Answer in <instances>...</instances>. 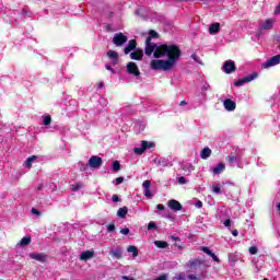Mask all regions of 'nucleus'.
<instances>
[{
    "label": "nucleus",
    "mask_w": 280,
    "mask_h": 280,
    "mask_svg": "<svg viewBox=\"0 0 280 280\" xmlns=\"http://www.w3.org/2000/svg\"><path fill=\"white\" fill-rule=\"evenodd\" d=\"M135 49H137V40L130 39L128 45L124 48V54L128 56V54H130V51H135Z\"/></svg>",
    "instance_id": "obj_12"
},
{
    "label": "nucleus",
    "mask_w": 280,
    "mask_h": 280,
    "mask_svg": "<svg viewBox=\"0 0 280 280\" xmlns=\"http://www.w3.org/2000/svg\"><path fill=\"white\" fill-rule=\"evenodd\" d=\"M112 200L113 202H119V196L113 195Z\"/></svg>",
    "instance_id": "obj_48"
},
{
    "label": "nucleus",
    "mask_w": 280,
    "mask_h": 280,
    "mask_svg": "<svg viewBox=\"0 0 280 280\" xmlns=\"http://www.w3.org/2000/svg\"><path fill=\"white\" fill-rule=\"evenodd\" d=\"M107 58L114 63L117 65L119 62V54L115 50H108L107 51Z\"/></svg>",
    "instance_id": "obj_14"
},
{
    "label": "nucleus",
    "mask_w": 280,
    "mask_h": 280,
    "mask_svg": "<svg viewBox=\"0 0 280 280\" xmlns=\"http://www.w3.org/2000/svg\"><path fill=\"white\" fill-rule=\"evenodd\" d=\"M79 167H80L81 172H84L86 170V167H89V166L84 165L83 163H79Z\"/></svg>",
    "instance_id": "obj_45"
},
{
    "label": "nucleus",
    "mask_w": 280,
    "mask_h": 280,
    "mask_svg": "<svg viewBox=\"0 0 280 280\" xmlns=\"http://www.w3.org/2000/svg\"><path fill=\"white\" fill-rule=\"evenodd\" d=\"M277 65H280V55L269 58L265 63H262V69H270V67H277Z\"/></svg>",
    "instance_id": "obj_5"
},
{
    "label": "nucleus",
    "mask_w": 280,
    "mask_h": 280,
    "mask_svg": "<svg viewBox=\"0 0 280 280\" xmlns=\"http://www.w3.org/2000/svg\"><path fill=\"white\" fill-rule=\"evenodd\" d=\"M228 163H230V165H235V163H237V158L234 155H229Z\"/></svg>",
    "instance_id": "obj_31"
},
{
    "label": "nucleus",
    "mask_w": 280,
    "mask_h": 280,
    "mask_svg": "<svg viewBox=\"0 0 280 280\" xmlns=\"http://www.w3.org/2000/svg\"><path fill=\"white\" fill-rule=\"evenodd\" d=\"M30 258L35 259V261H40V264H45V261H47V255L43 253H31Z\"/></svg>",
    "instance_id": "obj_9"
},
{
    "label": "nucleus",
    "mask_w": 280,
    "mask_h": 280,
    "mask_svg": "<svg viewBox=\"0 0 280 280\" xmlns=\"http://www.w3.org/2000/svg\"><path fill=\"white\" fill-rule=\"evenodd\" d=\"M178 183H179V185H187V178L182 176V177L178 178Z\"/></svg>",
    "instance_id": "obj_41"
},
{
    "label": "nucleus",
    "mask_w": 280,
    "mask_h": 280,
    "mask_svg": "<svg viewBox=\"0 0 280 280\" xmlns=\"http://www.w3.org/2000/svg\"><path fill=\"white\" fill-rule=\"evenodd\" d=\"M175 280H187V275H185V272L176 273Z\"/></svg>",
    "instance_id": "obj_32"
},
{
    "label": "nucleus",
    "mask_w": 280,
    "mask_h": 280,
    "mask_svg": "<svg viewBox=\"0 0 280 280\" xmlns=\"http://www.w3.org/2000/svg\"><path fill=\"white\" fill-rule=\"evenodd\" d=\"M159 36V33L155 31H150L149 36L147 38H150V43H152V38H156Z\"/></svg>",
    "instance_id": "obj_33"
},
{
    "label": "nucleus",
    "mask_w": 280,
    "mask_h": 280,
    "mask_svg": "<svg viewBox=\"0 0 280 280\" xmlns=\"http://www.w3.org/2000/svg\"><path fill=\"white\" fill-rule=\"evenodd\" d=\"M278 211H280V203L277 205Z\"/></svg>",
    "instance_id": "obj_62"
},
{
    "label": "nucleus",
    "mask_w": 280,
    "mask_h": 280,
    "mask_svg": "<svg viewBox=\"0 0 280 280\" xmlns=\"http://www.w3.org/2000/svg\"><path fill=\"white\" fill-rule=\"evenodd\" d=\"M152 142L142 141L141 148H135L133 152L135 154L141 155L143 154L144 150H148V148H152Z\"/></svg>",
    "instance_id": "obj_8"
},
{
    "label": "nucleus",
    "mask_w": 280,
    "mask_h": 280,
    "mask_svg": "<svg viewBox=\"0 0 280 280\" xmlns=\"http://www.w3.org/2000/svg\"><path fill=\"white\" fill-rule=\"evenodd\" d=\"M31 213H33V215H40V211L35 208H32Z\"/></svg>",
    "instance_id": "obj_44"
},
{
    "label": "nucleus",
    "mask_w": 280,
    "mask_h": 280,
    "mask_svg": "<svg viewBox=\"0 0 280 280\" xmlns=\"http://www.w3.org/2000/svg\"><path fill=\"white\" fill-rule=\"evenodd\" d=\"M210 257L213 259V261L220 262V258H218L217 255L212 254Z\"/></svg>",
    "instance_id": "obj_50"
},
{
    "label": "nucleus",
    "mask_w": 280,
    "mask_h": 280,
    "mask_svg": "<svg viewBox=\"0 0 280 280\" xmlns=\"http://www.w3.org/2000/svg\"><path fill=\"white\" fill-rule=\"evenodd\" d=\"M159 165H162V167H167V161L163 160V159H160L158 161Z\"/></svg>",
    "instance_id": "obj_40"
},
{
    "label": "nucleus",
    "mask_w": 280,
    "mask_h": 280,
    "mask_svg": "<svg viewBox=\"0 0 280 280\" xmlns=\"http://www.w3.org/2000/svg\"><path fill=\"white\" fill-rule=\"evenodd\" d=\"M272 25H275V19H268L261 25V30H272Z\"/></svg>",
    "instance_id": "obj_21"
},
{
    "label": "nucleus",
    "mask_w": 280,
    "mask_h": 280,
    "mask_svg": "<svg viewBox=\"0 0 280 280\" xmlns=\"http://www.w3.org/2000/svg\"><path fill=\"white\" fill-rule=\"evenodd\" d=\"M156 209H158L159 211H164V210H165V206L159 203V205L156 206Z\"/></svg>",
    "instance_id": "obj_49"
},
{
    "label": "nucleus",
    "mask_w": 280,
    "mask_h": 280,
    "mask_svg": "<svg viewBox=\"0 0 280 280\" xmlns=\"http://www.w3.org/2000/svg\"><path fill=\"white\" fill-rule=\"evenodd\" d=\"M144 54L154 58L166 59H153L150 63V68L153 71H172L176 67V62L180 60V48L176 45H160L150 42V37L145 40Z\"/></svg>",
    "instance_id": "obj_1"
},
{
    "label": "nucleus",
    "mask_w": 280,
    "mask_h": 280,
    "mask_svg": "<svg viewBox=\"0 0 280 280\" xmlns=\"http://www.w3.org/2000/svg\"><path fill=\"white\" fill-rule=\"evenodd\" d=\"M95 256L94 252L91 250H85L80 255V260L81 261H89V259H93V257Z\"/></svg>",
    "instance_id": "obj_15"
},
{
    "label": "nucleus",
    "mask_w": 280,
    "mask_h": 280,
    "mask_svg": "<svg viewBox=\"0 0 280 280\" xmlns=\"http://www.w3.org/2000/svg\"><path fill=\"white\" fill-rule=\"evenodd\" d=\"M202 252L206 253V255H209V257H211V255H213V252H211V249H209V247H202Z\"/></svg>",
    "instance_id": "obj_38"
},
{
    "label": "nucleus",
    "mask_w": 280,
    "mask_h": 280,
    "mask_svg": "<svg viewBox=\"0 0 280 280\" xmlns=\"http://www.w3.org/2000/svg\"><path fill=\"white\" fill-rule=\"evenodd\" d=\"M195 207H197V209H202V201L198 200V201L195 203Z\"/></svg>",
    "instance_id": "obj_46"
},
{
    "label": "nucleus",
    "mask_w": 280,
    "mask_h": 280,
    "mask_svg": "<svg viewBox=\"0 0 280 280\" xmlns=\"http://www.w3.org/2000/svg\"><path fill=\"white\" fill-rule=\"evenodd\" d=\"M38 159V156L36 155H32L30 156L26 161H25V167H27L30 170V167H32V164L34 163V161H36Z\"/></svg>",
    "instance_id": "obj_26"
},
{
    "label": "nucleus",
    "mask_w": 280,
    "mask_h": 280,
    "mask_svg": "<svg viewBox=\"0 0 280 280\" xmlns=\"http://www.w3.org/2000/svg\"><path fill=\"white\" fill-rule=\"evenodd\" d=\"M223 106H224L225 110H228V113H233V110H235V108H237V104L231 98L224 100Z\"/></svg>",
    "instance_id": "obj_7"
},
{
    "label": "nucleus",
    "mask_w": 280,
    "mask_h": 280,
    "mask_svg": "<svg viewBox=\"0 0 280 280\" xmlns=\"http://www.w3.org/2000/svg\"><path fill=\"white\" fill-rule=\"evenodd\" d=\"M179 106H187V102H186V101H182V102L179 103Z\"/></svg>",
    "instance_id": "obj_59"
},
{
    "label": "nucleus",
    "mask_w": 280,
    "mask_h": 280,
    "mask_svg": "<svg viewBox=\"0 0 280 280\" xmlns=\"http://www.w3.org/2000/svg\"><path fill=\"white\" fill-rule=\"evenodd\" d=\"M167 205L172 209V211L177 212L183 210V205H180L178 200H175V199L168 200Z\"/></svg>",
    "instance_id": "obj_11"
},
{
    "label": "nucleus",
    "mask_w": 280,
    "mask_h": 280,
    "mask_svg": "<svg viewBox=\"0 0 280 280\" xmlns=\"http://www.w3.org/2000/svg\"><path fill=\"white\" fill-rule=\"evenodd\" d=\"M224 170H226V165H224V163H219L217 166L212 168V172L213 174L218 175V174H222Z\"/></svg>",
    "instance_id": "obj_19"
},
{
    "label": "nucleus",
    "mask_w": 280,
    "mask_h": 280,
    "mask_svg": "<svg viewBox=\"0 0 280 280\" xmlns=\"http://www.w3.org/2000/svg\"><path fill=\"white\" fill-rule=\"evenodd\" d=\"M154 246H156V248H167V242H165V241H154Z\"/></svg>",
    "instance_id": "obj_29"
},
{
    "label": "nucleus",
    "mask_w": 280,
    "mask_h": 280,
    "mask_svg": "<svg viewBox=\"0 0 280 280\" xmlns=\"http://www.w3.org/2000/svg\"><path fill=\"white\" fill-rule=\"evenodd\" d=\"M113 43L116 47H121L125 43H128V36L124 33H116L113 37Z\"/></svg>",
    "instance_id": "obj_3"
},
{
    "label": "nucleus",
    "mask_w": 280,
    "mask_h": 280,
    "mask_svg": "<svg viewBox=\"0 0 280 280\" xmlns=\"http://www.w3.org/2000/svg\"><path fill=\"white\" fill-rule=\"evenodd\" d=\"M40 189H43V184H40V185L37 187V191H40Z\"/></svg>",
    "instance_id": "obj_61"
},
{
    "label": "nucleus",
    "mask_w": 280,
    "mask_h": 280,
    "mask_svg": "<svg viewBox=\"0 0 280 280\" xmlns=\"http://www.w3.org/2000/svg\"><path fill=\"white\" fill-rule=\"evenodd\" d=\"M187 279H189V280H205L206 276H205V273L197 275V276L196 275H188Z\"/></svg>",
    "instance_id": "obj_27"
},
{
    "label": "nucleus",
    "mask_w": 280,
    "mask_h": 280,
    "mask_svg": "<svg viewBox=\"0 0 280 280\" xmlns=\"http://www.w3.org/2000/svg\"><path fill=\"white\" fill-rule=\"evenodd\" d=\"M273 13H275V14H280V3L278 4V7L276 8V10H275Z\"/></svg>",
    "instance_id": "obj_54"
},
{
    "label": "nucleus",
    "mask_w": 280,
    "mask_h": 280,
    "mask_svg": "<svg viewBox=\"0 0 280 280\" xmlns=\"http://www.w3.org/2000/svg\"><path fill=\"white\" fill-rule=\"evenodd\" d=\"M124 183V177L116 178V185H121Z\"/></svg>",
    "instance_id": "obj_47"
},
{
    "label": "nucleus",
    "mask_w": 280,
    "mask_h": 280,
    "mask_svg": "<svg viewBox=\"0 0 280 280\" xmlns=\"http://www.w3.org/2000/svg\"><path fill=\"white\" fill-rule=\"evenodd\" d=\"M232 235H234V237H237V235H240V232H237V230H234V231L232 232Z\"/></svg>",
    "instance_id": "obj_57"
},
{
    "label": "nucleus",
    "mask_w": 280,
    "mask_h": 280,
    "mask_svg": "<svg viewBox=\"0 0 280 280\" xmlns=\"http://www.w3.org/2000/svg\"><path fill=\"white\" fill-rule=\"evenodd\" d=\"M105 69H107V71H112V73H115V70L113 69V67L106 65Z\"/></svg>",
    "instance_id": "obj_51"
},
{
    "label": "nucleus",
    "mask_w": 280,
    "mask_h": 280,
    "mask_svg": "<svg viewBox=\"0 0 280 280\" xmlns=\"http://www.w3.org/2000/svg\"><path fill=\"white\" fill-rule=\"evenodd\" d=\"M102 158L97 156V155H93L90 160H89V165L90 167H93L94 170H100V167H102Z\"/></svg>",
    "instance_id": "obj_6"
},
{
    "label": "nucleus",
    "mask_w": 280,
    "mask_h": 280,
    "mask_svg": "<svg viewBox=\"0 0 280 280\" xmlns=\"http://www.w3.org/2000/svg\"><path fill=\"white\" fill-rule=\"evenodd\" d=\"M218 32H220V23L215 22L210 24L209 34H211V36H215Z\"/></svg>",
    "instance_id": "obj_18"
},
{
    "label": "nucleus",
    "mask_w": 280,
    "mask_h": 280,
    "mask_svg": "<svg viewBox=\"0 0 280 280\" xmlns=\"http://www.w3.org/2000/svg\"><path fill=\"white\" fill-rule=\"evenodd\" d=\"M200 266H202V261H200V259L190 260L188 262V268L190 270H198V268H200Z\"/></svg>",
    "instance_id": "obj_16"
},
{
    "label": "nucleus",
    "mask_w": 280,
    "mask_h": 280,
    "mask_svg": "<svg viewBox=\"0 0 280 280\" xmlns=\"http://www.w3.org/2000/svg\"><path fill=\"white\" fill-rule=\"evenodd\" d=\"M155 280H167V275H162Z\"/></svg>",
    "instance_id": "obj_52"
},
{
    "label": "nucleus",
    "mask_w": 280,
    "mask_h": 280,
    "mask_svg": "<svg viewBox=\"0 0 280 280\" xmlns=\"http://www.w3.org/2000/svg\"><path fill=\"white\" fill-rule=\"evenodd\" d=\"M192 60H195V62H198V65H202V61H200V59L198 58V55L194 54L191 55Z\"/></svg>",
    "instance_id": "obj_39"
},
{
    "label": "nucleus",
    "mask_w": 280,
    "mask_h": 280,
    "mask_svg": "<svg viewBox=\"0 0 280 280\" xmlns=\"http://www.w3.org/2000/svg\"><path fill=\"white\" fill-rule=\"evenodd\" d=\"M257 253H258L257 246L249 247V255H257Z\"/></svg>",
    "instance_id": "obj_36"
},
{
    "label": "nucleus",
    "mask_w": 280,
    "mask_h": 280,
    "mask_svg": "<svg viewBox=\"0 0 280 280\" xmlns=\"http://www.w3.org/2000/svg\"><path fill=\"white\" fill-rule=\"evenodd\" d=\"M131 60H141L143 58V50L136 49L135 51L130 52Z\"/></svg>",
    "instance_id": "obj_17"
},
{
    "label": "nucleus",
    "mask_w": 280,
    "mask_h": 280,
    "mask_svg": "<svg viewBox=\"0 0 280 280\" xmlns=\"http://www.w3.org/2000/svg\"><path fill=\"white\" fill-rule=\"evenodd\" d=\"M224 226H231V220L230 219L224 221Z\"/></svg>",
    "instance_id": "obj_55"
},
{
    "label": "nucleus",
    "mask_w": 280,
    "mask_h": 280,
    "mask_svg": "<svg viewBox=\"0 0 280 280\" xmlns=\"http://www.w3.org/2000/svg\"><path fill=\"white\" fill-rule=\"evenodd\" d=\"M127 73H129V75H133L135 78H139L141 75L139 67L132 61L127 63Z\"/></svg>",
    "instance_id": "obj_4"
},
{
    "label": "nucleus",
    "mask_w": 280,
    "mask_h": 280,
    "mask_svg": "<svg viewBox=\"0 0 280 280\" xmlns=\"http://www.w3.org/2000/svg\"><path fill=\"white\" fill-rule=\"evenodd\" d=\"M152 185V182L150 180H144L142 183V187H143V195L147 197V198H152V192L150 191V186Z\"/></svg>",
    "instance_id": "obj_13"
},
{
    "label": "nucleus",
    "mask_w": 280,
    "mask_h": 280,
    "mask_svg": "<svg viewBox=\"0 0 280 280\" xmlns=\"http://www.w3.org/2000/svg\"><path fill=\"white\" fill-rule=\"evenodd\" d=\"M115 231V224H109L107 226V233H113Z\"/></svg>",
    "instance_id": "obj_43"
},
{
    "label": "nucleus",
    "mask_w": 280,
    "mask_h": 280,
    "mask_svg": "<svg viewBox=\"0 0 280 280\" xmlns=\"http://www.w3.org/2000/svg\"><path fill=\"white\" fill-rule=\"evenodd\" d=\"M44 126H49L51 124V116H45L43 119Z\"/></svg>",
    "instance_id": "obj_35"
},
{
    "label": "nucleus",
    "mask_w": 280,
    "mask_h": 280,
    "mask_svg": "<svg viewBox=\"0 0 280 280\" xmlns=\"http://www.w3.org/2000/svg\"><path fill=\"white\" fill-rule=\"evenodd\" d=\"M121 279H122V280H135L133 278L128 277V276H122Z\"/></svg>",
    "instance_id": "obj_56"
},
{
    "label": "nucleus",
    "mask_w": 280,
    "mask_h": 280,
    "mask_svg": "<svg viewBox=\"0 0 280 280\" xmlns=\"http://www.w3.org/2000/svg\"><path fill=\"white\" fill-rule=\"evenodd\" d=\"M127 250H128V253H132L133 257L139 256V249L137 248V246L131 245L127 248Z\"/></svg>",
    "instance_id": "obj_28"
},
{
    "label": "nucleus",
    "mask_w": 280,
    "mask_h": 280,
    "mask_svg": "<svg viewBox=\"0 0 280 280\" xmlns=\"http://www.w3.org/2000/svg\"><path fill=\"white\" fill-rule=\"evenodd\" d=\"M259 78V73L254 72L252 74H248L244 77L243 79H240L234 83L235 86H244V84H248V82H253V80H257Z\"/></svg>",
    "instance_id": "obj_2"
},
{
    "label": "nucleus",
    "mask_w": 280,
    "mask_h": 280,
    "mask_svg": "<svg viewBox=\"0 0 280 280\" xmlns=\"http://www.w3.org/2000/svg\"><path fill=\"white\" fill-rule=\"evenodd\" d=\"M171 240H173V242H180V237L178 236H171Z\"/></svg>",
    "instance_id": "obj_53"
},
{
    "label": "nucleus",
    "mask_w": 280,
    "mask_h": 280,
    "mask_svg": "<svg viewBox=\"0 0 280 280\" xmlns=\"http://www.w3.org/2000/svg\"><path fill=\"white\" fill-rule=\"evenodd\" d=\"M120 233H121V235H128V233H130V229L124 228L120 230Z\"/></svg>",
    "instance_id": "obj_42"
},
{
    "label": "nucleus",
    "mask_w": 280,
    "mask_h": 280,
    "mask_svg": "<svg viewBox=\"0 0 280 280\" xmlns=\"http://www.w3.org/2000/svg\"><path fill=\"white\" fill-rule=\"evenodd\" d=\"M152 229H156V223H154V221H151L148 224V231H152Z\"/></svg>",
    "instance_id": "obj_37"
},
{
    "label": "nucleus",
    "mask_w": 280,
    "mask_h": 280,
    "mask_svg": "<svg viewBox=\"0 0 280 280\" xmlns=\"http://www.w3.org/2000/svg\"><path fill=\"white\" fill-rule=\"evenodd\" d=\"M208 90H209V84L208 83L203 84V91H208Z\"/></svg>",
    "instance_id": "obj_58"
},
{
    "label": "nucleus",
    "mask_w": 280,
    "mask_h": 280,
    "mask_svg": "<svg viewBox=\"0 0 280 280\" xmlns=\"http://www.w3.org/2000/svg\"><path fill=\"white\" fill-rule=\"evenodd\" d=\"M223 71L224 73H233L235 71V61L228 60L223 65Z\"/></svg>",
    "instance_id": "obj_10"
},
{
    "label": "nucleus",
    "mask_w": 280,
    "mask_h": 280,
    "mask_svg": "<svg viewBox=\"0 0 280 280\" xmlns=\"http://www.w3.org/2000/svg\"><path fill=\"white\" fill-rule=\"evenodd\" d=\"M28 244H32V236H24L20 243H18L16 246L23 247V246H28Z\"/></svg>",
    "instance_id": "obj_22"
},
{
    "label": "nucleus",
    "mask_w": 280,
    "mask_h": 280,
    "mask_svg": "<svg viewBox=\"0 0 280 280\" xmlns=\"http://www.w3.org/2000/svg\"><path fill=\"white\" fill-rule=\"evenodd\" d=\"M212 191L213 194H217V196H220V194H222V184L220 183L213 184Z\"/></svg>",
    "instance_id": "obj_24"
},
{
    "label": "nucleus",
    "mask_w": 280,
    "mask_h": 280,
    "mask_svg": "<svg viewBox=\"0 0 280 280\" xmlns=\"http://www.w3.org/2000/svg\"><path fill=\"white\" fill-rule=\"evenodd\" d=\"M112 257H115L116 259H121L124 255V249L121 248H115L110 250Z\"/></svg>",
    "instance_id": "obj_20"
},
{
    "label": "nucleus",
    "mask_w": 280,
    "mask_h": 280,
    "mask_svg": "<svg viewBox=\"0 0 280 280\" xmlns=\"http://www.w3.org/2000/svg\"><path fill=\"white\" fill-rule=\"evenodd\" d=\"M103 88H104V83L101 82V83L98 84V89H103Z\"/></svg>",
    "instance_id": "obj_60"
},
{
    "label": "nucleus",
    "mask_w": 280,
    "mask_h": 280,
    "mask_svg": "<svg viewBox=\"0 0 280 280\" xmlns=\"http://www.w3.org/2000/svg\"><path fill=\"white\" fill-rule=\"evenodd\" d=\"M200 156L203 160H207L209 159V156H211V150L209 149V147L202 149V151L200 152Z\"/></svg>",
    "instance_id": "obj_23"
},
{
    "label": "nucleus",
    "mask_w": 280,
    "mask_h": 280,
    "mask_svg": "<svg viewBox=\"0 0 280 280\" xmlns=\"http://www.w3.org/2000/svg\"><path fill=\"white\" fill-rule=\"evenodd\" d=\"M231 257H233V255L230 254V255H229V259H231Z\"/></svg>",
    "instance_id": "obj_63"
},
{
    "label": "nucleus",
    "mask_w": 280,
    "mask_h": 280,
    "mask_svg": "<svg viewBox=\"0 0 280 280\" xmlns=\"http://www.w3.org/2000/svg\"><path fill=\"white\" fill-rule=\"evenodd\" d=\"M23 14H25V11H23Z\"/></svg>",
    "instance_id": "obj_64"
},
{
    "label": "nucleus",
    "mask_w": 280,
    "mask_h": 280,
    "mask_svg": "<svg viewBox=\"0 0 280 280\" xmlns=\"http://www.w3.org/2000/svg\"><path fill=\"white\" fill-rule=\"evenodd\" d=\"M117 215L118 218H126V215H128V208L127 207L119 208L117 211Z\"/></svg>",
    "instance_id": "obj_25"
},
{
    "label": "nucleus",
    "mask_w": 280,
    "mask_h": 280,
    "mask_svg": "<svg viewBox=\"0 0 280 280\" xmlns=\"http://www.w3.org/2000/svg\"><path fill=\"white\" fill-rule=\"evenodd\" d=\"M113 170L114 172H119V170H121V164H119V161H115L113 163Z\"/></svg>",
    "instance_id": "obj_34"
},
{
    "label": "nucleus",
    "mask_w": 280,
    "mask_h": 280,
    "mask_svg": "<svg viewBox=\"0 0 280 280\" xmlns=\"http://www.w3.org/2000/svg\"><path fill=\"white\" fill-rule=\"evenodd\" d=\"M82 187H83L82 183H77V184L71 185L72 191H80V189H82Z\"/></svg>",
    "instance_id": "obj_30"
}]
</instances>
